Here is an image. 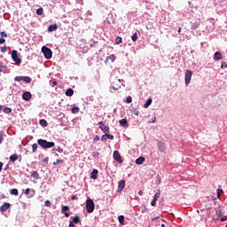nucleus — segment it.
Segmentation results:
<instances>
[{
	"label": "nucleus",
	"instance_id": "f257e3e1",
	"mask_svg": "<svg viewBox=\"0 0 227 227\" xmlns=\"http://www.w3.org/2000/svg\"><path fill=\"white\" fill-rule=\"evenodd\" d=\"M37 143L41 148H43L44 150H47L49 148H54L56 146V144L54 142H49L45 139H38Z\"/></svg>",
	"mask_w": 227,
	"mask_h": 227
},
{
	"label": "nucleus",
	"instance_id": "f03ea898",
	"mask_svg": "<svg viewBox=\"0 0 227 227\" xmlns=\"http://www.w3.org/2000/svg\"><path fill=\"white\" fill-rule=\"evenodd\" d=\"M86 210L89 214L93 213L95 210V202H93V200L88 199L86 200Z\"/></svg>",
	"mask_w": 227,
	"mask_h": 227
},
{
	"label": "nucleus",
	"instance_id": "7ed1b4c3",
	"mask_svg": "<svg viewBox=\"0 0 227 227\" xmlns=\"http://www.w3.org/2000/svg\"><path fill=\"white\" fill-rule=\"evenodd\" d=\"M42 52L46 59H51V58H52V51L49 47L43 46Z\"/></svg>",
	"mask_w": 227,
	"mask_h": 227
},
{
	"label": "nucleus",
	"instance_id": "20e7f679",
	"mask_svg": "<svg viewBox=\"0 0 227 227\" xmlns=\"http://www.w3.org/2000/svg\"><path fill=\"white\" fill-rule=\"evenodd\" d=\"M12 58L13 61H15V63H17L18 65H20L22 63V59L19 58V53L15 50L12 51Z\"/></svg>",
	"mask_w": 227,
	"mask_h": 227
},
{
	"label": "nucleus",
	"instance_id": "39448f33",
	"mask_svg": "<svg viewBox=\"0 0 227 227\" xmlns=\"http://www.w3.org/2000/svg\"><path fill=\"white\" fill-rule=\"evenodd\" d=\"M99 129L104 132V134H109L110 129L109 126L106 125L104 121H99L98 122Z\"/></svg>",
	"mask_w": 227,
	"mask_h": 227
},
{
	"label": "nucleus",
	"instance_id": "423d86ee",
	"mask_svg": "<svg viewBox=\"0 0 227 227\" xmlns=\"http://www.w3.org/2000/svg\"><path fill=\"white\" fill-rule=\"evenodd\" d=\"M192 77V71L186 70V72H185V84H186V86H189V84L191 83Z\"/></svg>",
	"mask_w": 227,
	"mask_h": 227
},
{
	"label": "nucleus",
	"instance_id": "0eeeda50",
	"mask_svg": "<svg viewBox=\"0 0 227 227\" xmlns=\"http://www.w3.org/2000/svg\"><path fill=\"white\" fill-rule=\"evenodd\" d=\"M114 160L119 162V164H123V160H121V155L120 154V152L118 151L114 152Z\"/></svg>",
	"mask_w": 227,
	"mask_h": 227
},
{
	"label": "nucleus",
	"instance_id": "6e6552de",
	"mask_svg": "<svg viewBox=\"0 0 227 227\" xmlns=\"http://www.w3.org/2000/svg\"><path fill=\"white\" fill-rule=\"evenodd\" d=\"M113 90H114L115 91L120 90V88H121V80L118 79L115 80L114 82H113V86H112Z\"/></svg>",
	"mask_w": 227,
	"mask_h": 227
},
{
	"label": "nucleus",
	"instance_id": "1a4fd4ad",
	"mask_svg": "<svg viewBox=\"0 0 227 227\" xmlns=\"http://www.w3.org/2000/svg\"><path fill=\"white\" fill-rule=\"evenodd\" d=\"M158 148L160 152H166L167 147H166V143L162 141H158Z\"/></svg>",
	"mask_w": 227,
	"mask_h": 227
},
{
	"label": "nucleus",
	"instance_id": "9d476101",
	"mask_svg": "<svg viewBox=\"0 0 227 227\" xmlns=\"http://www.w3.org/2000/svg\"><path fill=\"white\" fill-rule=\"evenodd\" d=\"M70 210V207L68 206H63L61 209V214H64L66 217H70V213H67Z\"/></svg>",
	"mask_w": 227,
	"mask_h": 227
},
{
	"label": "nucleus",
	"instance_id": "9b49d317",
	"mask_svg": "<svg viewBox=\"0 0 227 227\" xmlns=\"http://www.w3.org/2000/svg\"><path fill=\"white\" fill-rule=\"evenodd\" d=\"M125 189V180H121L118 184L117 192H121Z\"/></svg>",
	"mask_w": 227,
	"mask_h": 227
},
{
	"label": "nucleus",
	"instance_id": "f8f14e48",
	"mask_svg": "<svg viewBox=\"0 0 227 227\" xmlns=\"http://www.w3.org/2000/svg\"><path fill=\"white\" fill-rule=\"evenodd\" d=\"M8 37V34L6 32H0V44H3L6 42L4 38Z\"/></svg>",
	"mask_w": 227,
	"mask_h": 227
},
{
	"label": "nucleus",
	"instance_id": "ddd939ff",
	"mask_svg": "<svg viewBox=\"0 0 227 227\" xmlns=\"http://www.w3.org/2000/svg\"><path fill=\"white\" fill-rule=\"evenodd\" d=\"M32 98L31 92L26 91L22 95L23 100H26V102H29V99Z\"/></svg>",
	"mask_w": 227,
	"mask_h": 227
},
{
	"label": "nucleus",
	"instance_id": "4468645a",
	"mask_svg": "<svg viewBox=\"0 0 227 227\" xmlns=\"http://www.w3.org/2000/svg\"><path fill=\"white\" fill-rule=\"evenodd\" d=\"M11 207L12 205L10 203L5 202L4 205L1 206L0 210L1 212H6V210H8Z\"/></svg>",
	"mask_w": 227,
	"mask_h": 227
},
{
	"label": "nucleus",
	"instance_id": "2eb2a0df",
	"mask_svg": "<svg viewBox=\"0 0 227 227\" xmlns=\"http://www.w3.org/2000/svg\"><path fill=\"white\" fill-rule=\"evenodd\" d=\"M90 178H92V180H97L98 178V170L94 169L90 174Z\"/></svg>",
	"mask_w": 227,
	"mask_h": 227
},
{
	"label": "nucleus",
	"instance_id": "dca6fc26",
	"mask_svg": "<svg viewBox=\"0 0 227 227\" xmlns=\"http://www.w3.org/2000/svg\"><path fill=\"white\" fill-rule=\"evenodd\" d=\"M119 123H121V127H124V129H127L129 127V121H127V119L120 120Z\"/></svg>",
	"mask_w": 227,
	"mask_h": 227
},
{
	"label": "nucleus",
	"instance_id": "f3484780",
	"mask_svg": "<svg viewBox=\"0 0 227 227\" xmlns=\"http://www.w3.org/2000/svg\"><path fill=\"white\" fill-rule=\"evenodd\" d=\"M214 59L215 61H219V59H223V55L221 54V52L219 51L215 52Z\"/></svg>",
	"mask_w": 227,
	"mask_h": 227
},
{
	"label": "nucleus",
	"instance_id": "a211bd4d",
	"mask_svg": "<svg viewBox=\"0 0 227 227\" xmlns=\"http://www.w3.org/2000/svg\"><path fill=\"white\" fill-rule=\"evenodd\" d=\"M208 210H210V207H207V209H200L201 216L207 215V217H209L210 215L208 213Z\"/></svg>",
	"mask_w": 227,
	"mask_h": 227
},
{
	"label": "nucleus",
	"instance_id": "6ab92c4d",
	"mask_svg": "<svg viewBox=\"0 0 227 227\" xmlns=\"http://www.w3.org/2000/svg\"><path fill=\"white\" fill-rule=\"evenodd\" d=\"M145 160V157L140 156L136 160V164H137L138 166H141V164H143Z\"/></svg>",
	"mask_w": 227,
	"mask_h": 227
},
{
	"label": "nucleus",
	"instance_id": "aec40b11",
	"mask_svg": "<svg viewBox=\"0 0 227 227\" xmlns=\"http://www.w3.org/2000/svg\"><path fill=\"white\" fill-rule=\"evenodd\" d=\"M56 29H58V25L57 24L50 25L49 27H48V31L50 33H52V31H56Z\"/></svg>",
	"mask_w": 227,
	"mask_h": 227
},
{
	"label": "nucleus",
	"instance_id": "412c9836",
	"mask_svg": "<svg viewBox=\"0 0 227 227\" xmlns=\"http://www.w3.org/2000/svg\"><path fill=\"white\" fill-rule=\"evenodd\" d=\"M10 160L11 162H15L16 160H19V155H17V153L11 155Z\"/></svg>",
	"mask_w": 227,
	"mask_h": 227
},
{
	"label": "nucleus",
	"instance_id": "4be33fe9",
	"mask_svg": "<svg viewBox=\"0 0 227 227\" xmlns=\"http://www.w3.org/2000/svg\"><path fill=\"white\" fill-rule=\"evenodd\" d=\"M31 177H32V178H35V180H38V179L40 178V174H38L37 171H34V172H32V174H31Z\"/></svg>",
	"mask_w": 227,
	"mask_h": 227
},
{
	"label": "nucleus",
	"instance_id": "5701e85b",
	"mask_svg": "<svg viewBox=\"0 0 227 227\" xmlns=\"http://www.w3.org/2000/svg\"><path fill=\"white\" fill-rule=\"evenodd\" d=\"M119 223L123 226L125 225V216L124 215H119L118 217Z\"/></svg>",
	"mask_w": 227,
	"mask_h": 227
},
{
	"label": "nucleus",
	"instance_id": "b1692460",
	"mask_svg": "<svg viewBox=\"0 0 227 227\" xmlns=\"http://www.w3.org/2000/svg\"><path fill=\"white\" fill-rule=\"evenodd\" d=\"M107 60L111 61V63H114V61L116 60V56H114V54H112L107 57L106 61Z\"/></svg>",
	"mask_w": 227,
	"mask_h": 227
},
{
	"label": "nucleus",
	"instance_id": "393cba45",
	"mask_svg": "<svg viewBox=\"0 0 227 227\" xmlns=\"http://www.w3.org/2000/svg\"><path fill=\"white\" fill-rule=\"evenodd\" d=\"M198 27H200V22H194L192 27L191 29H192L193 31L198 29Z\"/></svg>",
	"mask_w": 227,
	"mask_h": 227
},
{
	"label": "nucleus",
	"instance_id": "a878e982",
	"mask_svg": "<svg viewBox=\"0 0 227 227\" xmlns=\"http://www.w3.org/2000/svg\"><path fill=\"white\" fill-rule=\"evenodd\" d=\"M71 223H74V224H79V223H81V217L75 216Z\"/></svg>",
	"mask_w": 227,
	"mask_h": 227
},
{
	"label": "nucleus",
	"instance_id": "bb28decb",
	"mask_svg": "<svg viewBox=\"0 0 227 227\" xmlns=\"http://www.w3.org/2000/svg\"><path fill=\"white\" fill-rule=\"evenodd\" d=\"M66 95H67V97H72L74 95V90L73 89H68L66 91Z\"/></svg>",
	"mask_w": 227,
	"mask_h": 227
},
{
	"label": "nucleus",
	"instance_id": "cd10ccee",
	"mask_svg": "<svg viewBox=\"0 0 227 227\" xmlns=\"http://www.w3.org/2000/svg\"><path fill=\"white\" fill-rule=\"evenodd\" d=\"M11 194L12 195V196H19V190H17V189H12L11 190Z\"/></svg>",
	"mask_w": 227,
	"mask_h": 227
},
{
	"label": "nucleus",
	"instance_id": "c85d7f7f",
	"mask_svg": "<svg viewBox=\"0 0 227 227\" xmlns=\"http://www.w3.org/2000/svg\"><path fill=\"white\" fill-rule=\"evenodd\" d=\"M39 123L42 127H47V121L45 119H41Z\"/></svg>",
	"mask_w": 227,
	"mask_h": 227
},
{
	"label": "nucleus",
	"instance_id": "c756f323",
	"mask_svg": "<svg viewBox=\"0 0 227 227\" xmlns=\"http://www.w3.org/2000/svg\"><path fill=\"white\" fill-rule=\"evenodd\" d=\"M152 106V98L147 99L146 103L144 105L145 109H147L148 106Z\"/></svg>",
	"mask_w": 227,
	"mask_h": 227
},
{
	"label": "nucleus",
	"instance_id": "7c9ffc66",
	"mask_svg": "<svg viewBox=\"0 0 227 227\" xmlns=\"http://www.w3.org/2000/svg\"><path fill=\"white\" fill-rule=\"evenodd\" d=\"M23 81L25 82H27V84H29V82H31V77H29V76H23Z\"/></svg>",
	"mask_w": 227,
	"mask_h": 227
},
{
	"label": "nucleus",
	"instance_id": "2f4dec72",
	"mask_svg": "<svg viewBox=\"0 0 227 227\" xmlns=\"http://www.w3.org/2000/svg\"><path fill=\"white\" fill-rule=\"evenodd\" d=\"M72 113H73V114H77V113H79V107L78 106H74L72 108Z\"/></svg>",
	"mask_w": 227,
	"mask_h": 227
},
{
	"label": "nucleus",
	"instance_id": "473e14b6",
	"mask_svg": "<svg viewBox=\"0 0 227 227\" xmlns=\"http://www.w3.org/2000/svg\"><path fill=\"white\" fill-rule=\"evenodd\" d=\"M36 15H43V8H39L36 10Z\"/></svg>",
	"mask_w": 227,
	"mask_h": 227
},
{
	"label": "nucleus",
	"instance_id": "72a5a7b5",
	"mask_svg": "<svg viewBox=\"0 0 227 227\" xmlns=\"http://www.w3.org/2000/svg\"><path fill=\"white\" fill-rule=\"evenodd\" d=\"M121 42H122V39L121 36L116 37V39H115L116 45H120V43H121Z\"/></svg>",
	"mask_w": 227,
	"mask_h": 227
},
{
	"label": "nucleus",
	"instance_id": "f704fd0d",
	"mask_svg": "<svg viewBox=\"0 0 227 227\" xmlns=\"http://www.w3.org/2000/svg\"><path fill=\"white\" fill-rule=\"evenodd\" d=\"M4 113H5V114H10V113H12V108L4 107Z\"/></svg>",
	"mask_w": 227,
	"mask_h": 227
},
{
	"label": "nucleus",
	"instance_id": "c9c22d12",
	"mask_svg": "<svg viewBox=\"0 0 227 227\" xmlns=\"http://www.w3.org/2000/svg\"><path fill=\"white\" fill-rule=\"evenodd\" d=\"M36 150H38V145L37 144L32 145V152H33V153H35L36 152Z\"/></svg>",
	"mask_w": 227,
	"mask_h": 227
},
{
	"label": "nucleus",
	"instance_id": "e433bc0d",
	"mask_svg": "<svg viewBox=\"0 0 227 227\" xmlns=\"http://www.w3.org/2000/svg\"><path fill=\"white\" fill-rule=\"evenodd\" d=\"M159 198H160V191H158L156 193H155V195H154V197H153V200H159Z\"/></svg>",
	"mask_w": 227,
	"mask_h": 227
},
{
	"label": "nucleus",
	"instance_id": "4c0bfd02",
	"mask_svg": "<svg viewBox=\"0 0 227 227\" xmlns=\"http://www.w3.org/2000/svg\"><path fill=\"white\" fill-rule=\"evenodd\" d=\"M131 39L133 42H137V33H135L132 36Z\"/></svg>",
	"mask_w": 227,
	"mask_h": 227
},
{
	"label": "nucleus",
	"instance_id": "58836bf2",
	"mask_svg": "<svg viewBox=\"0 0 227 227\" xmlns=\"http://www.w3.org/2000/svg\"><path fill=\"white\" fill-rule=\"evenodd\" d=\"M4 70H6V67H4V65H3V62L0 63V72H4Z\"/></svg>",
	"mask_w": 227,
	"mask_h": 227
},
{
	"label": "nucleus",
	"instance_id": "ea45409f",
	"mask_svg": "<svg viewBox=\"0 0 227 227\" xmlns=\"http://www.w3.org/2000/svg\"><path fill=\"white\" fill-rule=\"evenodd\" d=\"M57 164H63V160H57L53 162V166H57Z\"/></svg>",
	"mask_w": 227,
	"mask_h": 227
},
{
	"label": "nucleus",
	"instance_id": "a19ab883",
	"mask_svg": "<svg viewBox=\"0 0 227 227\" xmlns=\"http://www.w3.org/2000/svg\"><path fill=\"white\" fill-rule=\"evenodd\" d=\"M101 141H103V142L107 141V133H105V135H103V136L101 137Z\"/></svg>",
	"mask_w": 227,
	"mask_h": 227
},
{
	"label": "nucleus",
	"instance_id": "79ce46f5",
	"mask_svg": "<svg viewBox=\"0 0 227 227\" xmlns=\"http://www.w3.org/2000/svg\"><path fill=\"white\" fill-rule=\"evenodd\" d=\"M14 81H17L18 82H20V81H23V76H16L14 78Z\"/></svg>",
	"mask_w": 227,
	"mask_h": 227
},
{
	"label": "nucleus",
	"instance_id": "37998d69",
	"mask_svg": "<svg viewBox=\"0 0 227 227\" xmlns=\"http://www.w3.org/2000/svg\"><path fill=\"white\" fill-rule=\"evenodd\" d=\"M141 212H142V214H145V212H148V209L146 208V206H142Z\"/></svg>",
	"mask_w": 227,
	"mask_h": 227
},
{
	"label": "nucleus",
	"instance_id": "c03bdc74",
	"mask_svg": "<svg viewBox=\"0 0 227 227\" xmlns=\"http://www.w3.org/2000/svg\"><path fill=\"white\" fill-rule=\"evenodd\" d=\"M126 102H127V104L132 103V97H130V96L127 97Z\"/></svg>",
	"mask_w": 227,
	"mask_h": 227
},
{
	"label": "nucleus",
	"instance_id": "a18cd8bd",
	"mask_svg": "<svg viewBox=\"0 0 227 227\" xmlns=\"http://www.w3.org/2000/svg\"><path fill=\"white\" fill-rule=\"evenodd\" d=\"M106 137H107V139H111V140L114 139V136L111 135L109 133H106Z\"/></svg>",
	"mask_w": 227,
	"mask_h": 227
},
{
	"label": "nucleus",
	"instance_id": "49530a36",
	"mask_svg": "<svg viewBox=\"0 0 227 227\" xmlns=\"http://www.w3.org/2000/svg\"><path fill=\"white\" fill-rule=\"evenodd\" d=\"M222 193H223V189L218 188V190H217V197L220 198V196L222 195Z\"/></svg>",
	"mask_w": 227,
	"mask_h": 227
},
{
	"label": "nucleus",
	"instance_id": "de8ad7c7",
	"mask_svg": "<svg viewBox=\"0 0 227 227\" xmlns=\"http://www.w3.org/2000/svg\"><path fill=\"white\" fill-rule=\"evenodd\" d=\"M7 51H8V47H6V46L1 47V52L4 53Z\"/></svg>",
	"mask_w": 227,
	"mask_h": 227
},
{
	"label": "nucleus",
	"instance_id": "09e8293b",
	"mask_svg": "<svg viewBox=\"0 0 227 227\" xmlns=\"http://www.w3.org/2000/svg\"><path fill=\"white\" fill-rule=\"evenodd\" d=\"M44 205H45V207H51L52 205V203L50 200H46L44 202Z\"/></svg>",
	"mask_w": 227,
	"mask_h": 227
},
{
	"label": "nucleus",
	"instance_id": "8fccbe9b",
	"mask_svg": "<svg viewBox=\"0 0 227 227\" xmlns=\"http://www.w3.org/2000/svg\"><path fill=\"white\" fill-rule=\"evenodd\" d=\"M152 207H155L157 205V200L153 199V201L151 202Z\"/></svg>",
	"mask_w": 227,
	"mask_h": 227
},
{
	"label": "nucleus",
	"instance_id": "3c124183",
	"mask_svg": "<svg viewBox=\"0 0 227 227\" xmlns=\"http://www.w3.org/2000/svg\"><path fill=\"white\" fill-rule=\"evenodd\" d=\"M29 192H31V189L27 188V189L25 190V194H26V196H27V195L29 194Z\"/></svg>",
	"mask_w": 227,
	"mask_h": 227
},
{
	"label": "nucleus",
	"instance_id": "603ef678",
	"mask_svg": "<svg viewBox=\"0 0 227 227\" xmlns=\"http://www.w3.org/2000/svg\"><path fill=\"white\" fill-rule=\"evenodd\" d=\"M94 141L95 142L100 141V137H98V135H96L95 137H94Z\"/></svg>",
	"mask_w": 227,
	"mask_h": 227
},
{
	"label": "nucleus",
	"instance_id": "864d4df0",
	"mask_svg": "<svg viewBox=\"0 0 227 227\" xmlns=\"http://www.w3.org/2000/svg\"><path fill=\"white\" fill-rule=\"evenodd\" d=\"M221 68H227V63L226 62H223L221 66Z\"/></svg>",
	"mask_w": 227,
	"mask_h": 227
},
{
	"label": "nucleus",
	"instance_id": "5fc2aeb1",
	"mask_svg": "<svg viewBox=\"0 0 227 227\" xmlns=\"http://www.w3.org/2000/svg\"><path fill=\"white\" fill-rule=\"evenodd\" d=\"M57 152H59V153H63V148L58 147Z\"/></svg>",
	"mask_w": 227,
	"mask_h": 227
},
{
	"label": "nucleus",
	"instance_id": "6e6d98bb",
	"mask_svg": "<svg viewBox=\"0 0 227 227\" xmlns=\"http://www.w3.org/2000/svg\"><path fill=\"white\" fill-rule=\"evenodd\" d=\"M92 155H93V157H98V155H100V153L94 152V153H92Z\"/></svg>",
	"mask_w": 227,
	"mask_h": 227
},
{
	"label": "nucleus",
	"instance_id": "4d7b16f0",
	"mask_svg": "<svg viewBox=\"0 0 227 227\" xmlns=\"http://www.w3.org/2000/svg\"><path fill=\"white\" fill-rule=\"evenodd\" d=\"M221 221H222V223H224V221H227V215L223 216V217L221 218Z\"/></svg>",
	"mask_w": 227,
	"mask_h": 227
},
{
	"label": "nucleus",
	"instance_id": "13d9d810",
	"mask_svg": "<svg viewBox=\"0 0 227 227\" xmlns=\"http://www.w3.org/2000/svg\"><path fill=\"white\" fill-rule=\"evenodd\" d=\"M71 200H73V201L78 200L77 195L71 196Z\"/></svg>",
	"mask_w": 227,
	"mask_h": 227
},
{
	"label": "nucleus",
	"instance_id": "bf43d9fd",
	"mask_svg": "<svg viewBox=\"0 0 227 227\" xmlns=\"http://www.w3.org/2000/svg\"><path fill=\"white\" fill-rule=\"evenodd\" d=\"M68 227H75V224L74 223V222H70L69 226Z\"/></svg>",
	"mask_w": 227,
	"mask_h": 227
},
{
	"label": "nucleus",
	"instance_id": "052dcab7",
	"mask_svg": "<svg viewBox=\"0 0 227 227\" xmlns=\"http://www.w3.org/2000/svg\"><path fill=\"white\" fill-rule=\"evenodd\" d=\"M52 86H53V87H54V86H58V82L53 81V82H52Z\"/></svg>",
	"mask_w": 227,
	"mask_h": 227
},
{
	"label": "nucleus",
	"instance_id": "680f3d73",
	"mask_svg": "<svg viewBox=\"0 0 227 227\" xmlns=\"http://www.w3.org/2000/svg\"><path fill=\"white\" fill-rule=\"evenodd\" d=\"M3 171V162L0 161V173Z\"/></svg>",
	"mask_w": 227,
	"mask_h": 227
},
{
	"label": "nucleus",
	"instance_id": "e2e57ef3",
	"mask_svg": "<svg viewBox=\"0 0 227 227\" xmlns=\"http://www.w3.org/2000/svg\"><path fill=\"white\" fill-rule=\"evenodd\" d=\"M155 121H157V117H153L152 123H155Z\"/></svg>",
	"mask_w": 227,
	"mask_h": 227
},
{
	"label": "nucleus",
	"instance_id": "0e129e2a",
	"mask_svg": "<svg viewBox=\"0 0 227 227\" xmlns=\"http://www.w3.org/2000/svg\"><path fill=\"white\" fill-rule=\"evenodd\" d=\"M138 194H139V196H143V191L140 190V191L138 192Z\"/></svg>",
	"mask_w": 227,
	"mask_h": 227
},
{
	"label": "nucleus",
	"instance_id": "69168bd1",
	"mask_svg": "<svg viewBox=\"0 0 227 227\" xmlns=\"http://www.w3.org/2000/svg\"><path fill=\"white\" fill-rule=\"evenodd\" d=\"M3 143V137H0V145Z\"/></svg>",
	"mask_w": 227,
	"mask_h": 227
},
{
	"label": "nucleus",
	"instance_id": "338daca9",
	"mask_svg": "<svg viewBox=\"0 0 227 227\" xmlns=\"http://www.w3.org/2000/svg\"><path fill=\"white\" fill-rule=\"evenodd\" d=\"M178 33H182V27L178 28Z\"/></svg>",
	"mask_w": 227,
	"mask_h": 227
},
{
	"label": "nucleus",
	"instance_id": "774afa93",
	"mask_svg": "<svg viewBox=\"0 0 227 227\" xmlns=\"http://www.w3.org/2000/svg\"><path fill=\"white\" fill-rule=\"evenodd\" d=\"M0 111H3V106L0 105Z\"/></svg>",
	"mask_w": 227,
	"mask_h": 227
}]
</instances>
